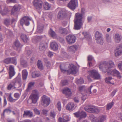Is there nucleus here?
I'll use <instances>...</instances> for the list:
<instances>
[{"label":"nucleus","instance_id":"f257e3e1","mask_svg":"<svg viewBox=\"0 0 122 122\" xmlns=\"http://www.w3.org/2000/svg\"><path fill=\"white\" fill-rule=\"evenodd\" d=\"M85 13V9L81 8V13L78 12L75 14L74 20V29L78 30L82 27L84 23V16Z\"/></svg>","mask_w":122,"mask_h":122},{"label":"nucleus","instance_id":"f03ea898","mask_svg":"<svg viewBox=\"0 0 122 122\" xmlns=\"http://www.w3.org/2000/svg\"><path fill=\"white\" fill-rule=\"evenodd\" d=\"M103 65L104 70L107 72V75H111L113 76L116 75L117 78L119 79L122 77V76L119 71L115 69L112 70L111 69V68L115 66L113 62L112 61L105 63Z\"/></svg>","mask_w":122,"mask_h":122},{"label":"nucleus","instance_id":"7ed1b4c3","mask_svg":"<svg viewBox=\"0 0 122 122\" xmlns=\"http://www.w3.org/2000/svg\"><path fill=\"white\" fill-rule=\"evenodd\" d=\"M93 86H91L88 88H86L84 86H80L78 88V90L82 94H83V93L89 94H91L92 93L91 89Z\"/></svg>","mask_w":122,"mask_h":122},{"label":"nucleus","instance_id":"20e7f679","mask_svg":"<svg viewBox=\"0 0 122 122\" xmlns=\"http://www.w3.org/2000/svg\"><path fill=\"white\" fill-rule=\"evenodd\" d=\"M39 93L36 90L33 91L30 97L31 99L32 103L35 104L37 102L39 98Z\"/></svg>","mask_w":122,"mask_h":122},{"label":"nucleus","instance_id":"39448f33","mask_svg":"<svg viewBox=\"0 0 122 122\" xmlns=\"http://www.w3.org/2000/svg\"><path fill=\"white\" fill-rule=\"evenodd\" d=\"M102 35L98 31H97L95 34V38L97 43L101 45L103 44V38L102 37Z\"/></svg>","mask_w":122,"mask_h":122},{"label":"nucleus","instance_id":"423d86ee","mask_svg":"<svg viewBox=\"0 0 122 122\" xmlns=\"http://www.w3.org/2000/svg\"><path fill=\"white\" fill-rule=\"evenodd\" d=\"M89 75L93 78L96 79H99L100 78V75L96 70H92L88 71Z\"/></svg>","mask_w":122,"mask_h":122},{"label":"nucleus","instance_id":"0eeeda50","mask_svg":"<svg viewBox=\"0 0 122 122\" xmlns=\"http://www.w3.org/2000/svg\"><path fill=\"white\" fill-rule=\"evenodd\" d=\"M17 59L16 57L7 58L5 59L4 61V63L8 64H13L15 65L17 64Z\"/></svg>","mask_w":122,"mask_h":122},{"label":"nucleus","instance_id":"6e6552de","mask_svg":"<svg viewBox=\"0 0 122 122\" xmlns=\"http://www.w3.org/2000/svg\"><path fill=\"white\" fill-rule=\"evenodd\" d=\"M50 98L44 95L42 97L41 103L42 106L46 107L48 106L50 103Z\"/></svg>","mask_w":122,"mask_h":122},{"label":"nucleus","instance_id":"1a4fd4ad","mask_svg":"<svg viewBox=\"0 0 122 122\" xmlns=\"http://www.w3.org/2000/svg\"><path fill=\"white\" fill-rule=\"evenodd\" d=\"M60 67L61 69L62 72H65L66 71L67 72V74H75L76 72V68L75 66L74 65H73L71 67L70 69L66 71L64 69H63L61 67V66H60Z\"/></svg>","mask_w":122,"mask_h":122},{"label":"nucleus","instance_id":"9d476101","mask_svg":"<svg viewBox=\"0 0 122 122\" xmlns=\"http://www.w3.org/2000/svg\"><path fill=\"white\" fill-rule=\"evenodd\" d=\"M12 83L14 84L17 88L21 86L22 84L21 78L19 76H17L13 80Z\"/></svg>","mask_w":122,"mask_h":122},{"label":"nucleus","instance_id":"9b49d317","mask_svg":"<svg viewBox=\"0 0 122 122\" xmlns=\"http://www.w3.org/2000/svg\"><path fill=\"white\" fill-rule=\"evenodd\" d=\"M77 1L76 0H71L68 3L67 6L71 9L74 10L77 6Z\"/></svg>","mask_w":122,"mask_h":122},{"label":"nucleus","instance_id":"f8f14e48","mask_svg":"<svg viewBox=\"0 0 122 122\" xmlns=\"http://www.w3.org/2000/svg\"><path fill=\"white\" fill-rule=\"evenodd\" d=\"M31 19L28 17L24 16L20 20V23L22 26L24 24L26 26H28L30 24L29 21Z\"/></svg>","mask_w":122,"mask_h":122},{"label":"nucleus","instance_id":"ddd939ff","mask_svg":"<svg viewBox=\"0 0 122 122\" xmlns=\"http://www.w3.org/2000/svg\"><path fill=\"white\" fill-rule=\"evenodd\" d=\"M74 114L76 117H79V120H81L82 118L86 117L87 116L86 113L83 111H81V112L78 111L74 113Z\"/></svg>","mask_w":122,"mask_h":122},{"label":"nucleus","instance_id":"4468645a","mask_svg":"<svg viewBox=\"0 0 122 122\" xmlns=\"http://www.w3.org/2000/svg\"><path fill=\"white\" fill-rule=\"evenodd\" d=\"M66 39L68 43L71 44L75 42L76 38L74 36L70 35L66 37Z\"/></svg>","mask_w":122,"mask_h":122},{"label":"nucleus","instance_id":"2eb2a0df","mask_svg":"<svg viewBox=\"0 0 122 122\" xmlns=\"http://www.w3.org/2000/svg\"><path fill=\"white\" fill-rule=\"evenodd\" d=\"M33 3L34 6L37 9H40L42 7V2L41 0H34Z\"/></svg>","mask_w":122,"mask_h":122},{"label":"nucleus","instance_id":"dca6fc26","mask_svg":"<svg viewBox=\"0 0 122 122\" xmlns=\"http://www.w3.org/2000/svg\"><path fill=\"white\" fill-rule=\"evenodd\" d=\"M8 11V9L4 4L0 5V13L3 16L6 15Z\"/></svg>","mask_w":122,"mask_h":122},{"label":"nucleus","instance_id":"f3484780","mask_svg":"<svg viewBox=\"0 0 122 122\" xmlns=\"http://www.w3.org/2000/svg\"><path fill=\"white\" fill-rule=\"evenodd\" d=\"M85 110L90 113L95 112L97 109L95 107L93 106H87L84 108Z\"/></svg>","mask_w":122,"mask_h":122},{"label":"nucleus","instance_id":"a211bd4d","mask_svg":"<svg viewBox=\"0 0 122 122\" xmlns=\"http://www.w3.org/2000/svg\"><path fill=\"white\" fill-rule=\"evenodd\" d=\"M9 69V78L10 79L15 75V73L14 70V66H13L11 65H10Z\"/></svg>","mask_w":122,"mask_h":122},{"label":"nucleus","instance_id":"6ab92c4d","mask_svg":"<svg viewBox=\"0 0 122 122\" xmlns=\"http://www.w3.org/2000/svg\"><path fill=\"white\" fill-rule=\"evenodd\" d=\"M63 118L59 117L58 119L59 122H68L70 119L68 116L66 114H64L63 116Z\"/></svg>","mask_w":122,"mask_h":122},{"label":"nucleus","instance_id":"aec40b11","mask_svg":"<svg viewBox=\"0 0 122 122\" xmlns=\"http://www.w3.org/2000/svg\"><path fill=\"white\" fill-rule=\"evenodd\" d=\"M63 93L67 97H70L71 95V90L68 87H66L63 89Z\"/></svg>","mask_w":122,"mask_h":122},{"label":"nucleus","instance_id":"412c9836","mask_svg":"<svg viewBox=\"0 0 122 122\" xmlns=\"http://www.w3.org/2000/svg\"><path fill=\"white\" fill-rule=\"evenodd\" d=\"M14 45H15V49L18 52L20 50L22 46L19 41L18 40L15 41L14 42Z\"/></svg>","mask_w":122,"mask_h":122},{"label":"nucleus","instance_id":"4be33fe9","mask_svg":"<svg viewBox=\"0 0 122 122\" xmlns=\"http://www.w3.org/2000/svg\"><path fill=\"white\" fill-rule=\"evenodd\" d=\"M114 41L117 43H119L122 39V37L118 33L115 34L114 37Z\"/></svg>","mask_w":122,"mask_h":122},{"label":"nucleus","instance_id":"5701e85b","mask_svg":"<svg viewBox=\"0 0 122 122\" xmlns=\"http://www.w3.org/2000/svg\"><path fill=\"white\" fill-rule=\"evenodd\" d=\"M65 17V12L62 10H61L58 12L57 16V18L60 20L62 19Z\"/></svg>","mask_w":122,"mask_h":122},{"label":"nucleus","instance_id":"b1692460","mask_svg":"<svg viewBox=\"0 0 122 122\" xmlns=\"http://www.w3.org/2000/svg\"><path fill=\"white\" fill-rule=\"evenodd\" d=\"M47 46L46 44L41 42L40 43L39 47V50L41 51H44L45 50Z\"/></svg>","mask_w":122,"mask_h":122},{"label":"nucleus","instance_id":"393cba45","mask_svg":"<svg viewBox=\"0 0 122 122\" xmlns=\"http://www.w3.org/2000/svg\"><path fill=\"white\" fill-rule=\"evenodd\" d=\"M33 116V113L30 111L26 110L24 111V113L23 114V117L28 116L29 117H31Z\"/></svg>","mask_w":122,"mask_h":122},{"label":"nucleus","instance_id":"a878e982","mask_svg":"<svg viewBox=\"0 0 122 122\" xmlns=\"http://www.w3.org/2000/svg\"><path fill=\"white\" fill-rule=\"evenodd\" d=\"M20 37L21 40L25 43H26L29 41L28 37L23 33H21Z\"/></svg>","mask_w":122,"mask_h":122},{"label":"nucleus","instance_id":"bb28decb","mask_svg":"<svg viewBox=\"0 0 122 122\" xmlns=\"http://www.w3.org/2000/svg\"><path fill=\"white\" fill-rule=\"evenodd\" d=\"M50 46L51 49L54 51L58 50V45L55 42H53L51 44Z\"/></svg>","mask_w":122,"mask_h":122},{"label":"nucleus","instance_id":"cd10ccee","mask_svg":"<svg viewBox=\"0 0 122 122\" xmlns=\"http://www.w3.org/2000/svg\"><path fill=\"white\" fill-rule=\"evenodd\" d=\"M42 37L43 36H34L32 39V42L34 43H37Z\"/></svg>","mask_w":122,"mask_h":122},{"label":"nucleus","instance_id":"c85d7f7f","mask_svg":"<svg viewBox=\"0 0 122 122\" xmlns=\"http://www.w3.org/2000/svg\"><path fill=\"white\" fill-rule=\"evenodd\" d=\"M74 104L73 102H70L66 106V109L69 110H72L74 109L75 107Z\"/></svg>","mask_w":122,"mask_h":122},{"label":"nucleus","instance_id":"c756f323","mask_svg":"<svg viewBox=\"0 0 122 122\" xmlns=\"http://www.w3.org/2000/svg\"><path fill=\"white\" fill-rule=\"evenodd\" d=\"M114 79L113 78L110 76L107 77L105 79V82L106 83L110 84H114L113 81Z\"/></svg>","mask_w":122,"mask_h":122},{"label":"nucleus","instance_id":"7c9ffc66","mask_svg":"<svg viewBox=\"0 0 122 122\" xmlns=\"http://www.w3.org/2000/svg\"><path fill=\"white\" fill-rule=\"evenodd\" d=\"M82 34L87 40L89 41L90 40L91 37L89 33L85 31L82 32Z\"/></svg>","mask_w":122,"mask_h":122},{"label":"nucleus","instance_id":"2f4dec72","mask_svg":"<svg viewBox=\"0 0 122 122\" xmlns=\"http://www.w3.org/2000/svg\"><path fill=\"white\" fill-rule=\"evenodd\" d=\"M28 75V73L26 70H23L22 71V77L23 80H25L26 79Z\"/></svg>","mask_w":122,"mask_h":122},{"label":"nucleus","instance_id":"473e14b6","mask_svg":"<svg viewBox=\"0 0 122 122\" xmlns=\"http://www.w3.org/2000/svg\"><path fill=\"white\" fill-rule=\"evenodd\" d=\"M77 48L76 45H73L69 47L68 50L69 51L74 52L77 49Z\"/></svg>","mask_w":122,"mask_h":122},{"label":"nucleus","instance_id":"72a5a7b5","mask_svg":"<svg viewBox=\"0 0 122 122\" xmlns=\"http://www.w3.org/2000/svg\"><path fill=\"white\" fill-rule=\"evenodd\" d=\"M43 6L44 8L46 10H48L51 8V4L47 2H45L44 3Z\"/></svg>","mask_w":122,"mask_h":122},{"label":"nucleus","instance_id":"f704fd0d","mask_svg":"<svg viewBox=\"0 0 122 122\" xmlns=\"http://www.w3.org/2000/svg\"><path fill=\"white\" fill-rule=\"evenodd\" d=\"M20 64L23 67H25L27 65V61L23 58H21L20 59Z\"/></svg>","mask_w":122,"mask_h":122},{"label":"nucleus","instance_id":"c9c22d12","mask_svg":"<svg viewBox=\"0 0 122 122\" xmlns=\"http://www.w3.org/2000/svg\"><path fill=\"white\" fill-rule=\"evenodd\" d=\"M106 119V116L103 115L100 116L98 117L97 122H104Z\"/></svg>","mask_w":122,"mask_h":122},{"label":"nucleus","instance_id":"e433bc0d","mask_svg":"<svg viewBox=\"0 0 122 122\" xmlns=\"http://www.w3.org/2000/svg\"><path fill=\"white\" fill-rule=\"evenodd\" d=\"M38 68L42 70L43 69V66L42 62L40 60H38L37 64Z\"/></svg>","mask_w":122,"mask_h":122},{"label":"nucleus","instance_id":"4c0bfd02","mask_svg":"<svg viewBox=\"0 0 122 122\" xmlns=\"http://www.w3.org/2000/svg\"><path fill=\"white\" fill-rule=\"evenodd\" d=\"M114 104V100H113L111 102L107 104L106 108V110H109L111 109L112 107Z\"/></svg>","mask_w":122,"mask_h":122},{"label":"nucleus","instance_id":"58836bf2","mask_svg":"<svg viewBox=\"0 0 122 122\" xmlns=\"http://www.w3.org/2000/svg\"><path fill=\"white\" fill-rule=\"evenodd\" d=\"M87 59L88 65L89 66H91L92 65V63L91 61L93 60V58L92 56L89 55L88 56Z\"/></svg>","mask_w":122,"mask_h":122},{"label":"nucleus","instance_id":"ea45409f","mask_svg":"<svg viewBox=\"0 0 122 122\" xmlns=\"http://www.w3.org/2000/svg\"><path fill=\"white\" fill-rule=\"evenodd\" d=\"M49 33L51 37H54L56 36L55 32L51 28L49 31Z\"/></svg>","mask_w":122,"mask_h":122},{"label":"nucleus","instance_id":"a19ab883","mask_svg":"<svg viewBox=\"0 0 122 122\" xmlns=\"http://www.w3.org/2000/svg\"><path fill=\"white\" fill-rule=\"evenodd\" d=\"M17 88L15 85L14 84H13L11 83L8 86L7 88L8 90H10L11 89H14L15 88Z\"/></svg>","mask_w":122,"mask_h":122},{"label":"nucleus","instance_id":"79ce46f5","mask_svg":"<svg viewBox=\"0 0 122 122\" xmlns=\"http://www.w3.org/2000/svg\"><path fill=\"white\" fill-rule=\"evenodd\" d=\"M40 74L39 72L36 71L33 72L32 73V76L33 78H35L39 76Z\"/></svg>","mask_w":122,"mask_h":122},{"label":"nucleus","instance_id":"37998d69","mask_svg":"<svg viewBox=\"0 0 122 122\" xmlns=\"http://www.w3.org/2000/svg\"><path fill=\"white\" fill-rule=\"evenodd\" d=\"M60 32L64 34H66L68 33V31L65 28H62L59 29Z\"/></svg>","mask_w":122,"mask_h":122},{"label":"nucleus","instance_id":"c03bdc74","mask_svg":"<svg viewBox=\"0 0 122 122\" xmlns=\"http://www.w3.org/2000/svg\"><path fill=\"white\" fill-rule=\"evenodd\" d=\"M43 27L42 25H38V26L36 31L38 33H41L42 31Z\"/></svg>","mask_w":122,"mask_h":122},{"label":"nucleus","instance_id":"a18cd8bd","mask_svg":"<svg viewBox=\"0 0 122 122\" xmlns=\"http://www.w3.org/2000/svg\"><path fill=\"white\" fill-rule=\"evenodd\" d=\"M106 39L107 41L108 42H110L112 41L111 36L108 34H106L105 35Z\"/></svg>","mask_w":122,"mask_h":122},{"label":"nucleus","instance_id":"49530a36","mask_svg":"<svg viewBox=\"0 0 122 122\" xmlns=\"http://www.w3.org/2000/svg\"><path fill=\"white\" fill-rule=\"evenodd\" d=\"M21 7L19 5H15L13 7V9L19 12L20 10L21 9Z\"/></svg>","mask_w":122,"mask_h":122},{"label":"nucleus","instance_id":"de8ad7c7","mask_svg":"<svg viewBox=\"0 0 122 122\" xmlns=\"http://www.w3.org/2000/svg\"><path fill=\"white\" fill-rule=\"evenodd\" d=\"M89 117L92 122H96L97 118L95 117L93 115H90L89 116Z\"/></svg>","mask_w":122,"mask_h":122},{"label":"nucleus","instance_id":"09e8293b","mask_svg":"<svg viewBox=\"0 0 122 122\" xmlns=\"http://www.w3.org/2000/svg\"><path fill=\"white\" fill-rule=\"evenodd\" d=\"M10 20L9 19H6L5 20L4 23L7 26H8L10 25Z\"/></svg>","mask_w":122,"mask_h":122},{"label":"nucleus","instance_id":"8fccbe9b","mask_svg":"<svg viewBox=\"0 0 122 122\" xmlns=\"http://www.w3.org/2000/svg\"><path fill=\"white\" fill-rule=\"evenodd\" d=\"M5 32L6 34L8 36H11L13 34L12 31L6 29L5 31Z\"/></svg>","mask_w":122,"mask_h":122},{"label":"nucleus","instance_id":"3c124183","mask_svg":"<svg viewBox=\"0 0 122 122\" xmlns=\"http://www.w3.org/2000/svg\"><path fill=\"white\" fill-rule=\"evenodd\" d=\"M44 61L46 66L48 68L49 67L51 66L50 62L46 58L45 59Z\"/></svg>","mask_w":122,"mask_h":122},{"label":"nucleus","instance_id":"603ef678","mask_svg":"<svg viewBox=\"0 0 122 122\" xmlns=\"http://www.w3.org/2000/svg\"><path fill=\"white\" fill-rule=\"evenodd\" d=\"M19 12L12 9L11 14V15H17L19 13Z\"/></svg>","mask_w":122,"mask_h":122},{"label":"nucleus","instance_id":"864d4df0","mask_svg":"<svg viewBox=\"0 0 122 122\" xmlns=\"http://www.w3.org/2000/svg\"><path fill=\"white\" fill-rule=\"evenodd\" d=\"M9 100L10 102H12L14 101H15L16 100V99H14L11 96V94H10L8 97Z\"/></svg>","mask_w":122,"mask_h":122},{"label":"nucleus","instance_id":"5fc2aeb1","mask_svg":"<svg viewBox=\"0 0 122 122\" xmlns=\"http://www.w3.org/2000/svg\"><path fill=\"white\" fill-rule=\"evenodd\" d=\"M84 82V81L82 78H80L79 79H77L76 81V83L79 84L83 83Z\"/></svg>","mask_w":122,"mask_h":122},{"label":"nucleus","instance_id":"6e6d98bb","mask_svg":"<svg viewBox=\"0 0 122 122\" xmlns=\"http://www.w3.org/2000/svg\"><path fill=\"white\" fill-rule=\"evenodd\" d=\"M61 83L62 85L64 86L68 84L67 81L66 80H63L61 81Z\"/></svg>","mask_w":122,"mask_h":122},{"label":"nucleus","instance_id":"4d7b16f0","mask_svg":"<svg viewBox=\"0 0 122 122\" xmlns=\"http://www.w3.org/2000/svg\"><path fill=\"white\" fill-rule=\"evenodd\" d=\"M35 84V82H34L30 83L28 85V89H30L31 87L34 85Z\"/></svg>","mask_w":122,"mask_h":122},{"label":"nucleus","instance_id":"13d9d810","mask_svg":"<svg viewBox=\"0 0 122 122\" xmlns=\"http://www.w3.org/2000/svg\"><path fill=\"white\" fill-rule=\"evenodd\" d=\"M117 49L119 51L122 53V44H120L119 46L117 48Z\"/></svg>","mask_w":122,"mask_h":122},{"label":"nucleus","instance_id":"bf43d9fd","mask_svg":"<svg viewBox=\"0 0 122 122\" xmlns=\"http://www.w3.org/2000/svg\"><path fill=\"white\" fill-rule=\"evenodd\" d=\"M116 51L115 53V56H117L120 55L122 53L118 50H117V49L116 50Z\"/></svg>","mask_w":122,"mask_h":122},{"label":"nucleus","instance_id":"052dcab7","mask_svg":"<svg viewBox=\"0 0 122 122\" xmlns=\"http://www.w3.org/2000/svg\"><path fill=\"white\" fill-rule=\"evenodd\" d=\"M57 107L58 108V110L59 111L61 110V103L60 102H58L57 104Z\"/></svg>","mask_w":122,"mask_h":122},{"label":"nucleus","instance_id":"680f3d73","mask_svg":"<svg viewBox=\"0 0 122 122\" xmlns=\"http://www.w3.org/2000/svg\"><path fill=\"white\" fill-rule=\"evenodd\" d=\"M14 96V97L16 98V100H17L20 97V95L18 93H15Z\"/></svg>","mask_w":122,"mask_h":122},{"label":"nucleus","instance_id":"e2e57ef3","mask_svg":"<svg viewBox=\"0 0 122 122\" xmlns=\"http://www.w3.org/2000/svg\"><path fill=\"white\" fill-rule=\"evenodd\" d=\"M118 66L119 69L120 70H122V61L118 63Z\"/></svg>","mask_w":122,"mask_h":122},{"label":"nucleus","instance_id":"0e129e2a","mask_svg":"<svg viewBox=\"0 0 122 122\" xmlns=\"http://www.w3.org/2000/svg\"><path fill=\"white\" fill-rule=\"evenodd\" d=\"M34 110L36 114L37 115H40V112L39 110L37 109H34Z\"/></svg>","mask_w":122,"mask_h":122},{"label":"nucleus","instance_id":"69168bd1","mask_svg":"<svg viewBox=\"0 0 122 122\" xmlns=\"http://www.w3.org/2000/svg\"><path fill=\"white\" fill-rule=\"evenodd\" d=\"M11 112V110L9 109H6L3 112V115H4L5 112H6V113H10Z\"/></svg>","mask_w":122,"mask_h":122},{"label":"nucleus","instance_id":"338daca9","mask_svg":"<svg viewBox=\"0 0 122 122\" xmlns=\"http://www.w3.org/2000/svg\"><path fill=\"white\" fill-rule=\"evenodd\" d=\"M6 2L8 3L10 2L15 3L16 2V0H7Z\"/></svg>","mask_w":122,"mask_h":122},{"label":"nucleus","instance_id":"774afa93","mask_svg":"<svg viewBox=\"0 0 122 122\" xmlns=\"http://www.w3.org/2000/svg\"><path fill=\"white\" fill-rule=\"evenodd\" d=\"M56 114L55 112L53 111H51V112L50 116L51 117H54L55 116Z\"/></svg>","mask_w":122,"mask_h":122}]
</instances>
